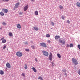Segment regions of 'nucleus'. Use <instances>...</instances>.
I'll use <instances>...</instances> for the list:
<instances>
[{
	"mask_svg": "<svg viewBox=\"0 0 80 80\" xmlns=\"http://www.w3.org/2000/svg\"><path fill=\"white\" fill-rule=\"evenodd\" d=\"M72 61L74 65H78V62L77 60L74 59V58H72Z\"/></svg>",
	"mask_w": 80,
	"mask_h": 80,
	"instance_id": "obj_1",
	"label": "nucleus"
},
{
	"mask_svg": "<svg viewBox=\"0 0 80 80\" xmlns=\"http://www.w3.org/2000/svg\"><path fill=\"white\" fill-rule=\"evenodd\" d=\"M16 55L17 56H18V57H22L23 54L21 52L18 51L16 53Z\"/></svg>",
	"mask_w": 80,
	"mask_h": 80,
	"instance_id": "obj_2",
	"label": "nucleus"
},
{
	"mask_svg": "<svg viewBox=\"0 0 80 80\" xmlns=\"http://www.w3.org/2000/svg\"><path fill=\"white\" fill-rule=\"evenodd\" d=\"M40 46H42V47H47V44L43 42L40 43Z\"/></svg>",
	"mask_w": 80,
	"mask_h": 80,
	"instance_id": "obj_3",
	"label": "nucleus"
},
{
	"mask_svg": "<svg viewBox=\"0 0 80 80\" xmlns=\"http://www.w3.org/2000/svg\"><path fill=\"white\" fill-rule=\"evenodd\" d=\"M42 52L43 53V54L45 56H46V57H48V52H47V51H42Z\"/></svg>",
	"mask_w": 80,
	"mask_h": 80,
	"instance_id": "obj_4",
	"label": "nucleus"
},
{
	"mask_svg": "<svg viewBox=\"0 0 80 80\" xmlns=\"http://www.w3.org/2000/svg\"><path fill=\"white\" fill-rule=\"evenodd\" d=\"M28 5H27V6L24 7L23 8V10L24 12H26L27 10L28 9Z\"/></svg>",
	"mask_w": 80,
	"mask_h": 80,
	"instance_id": "obj_5",
	"label": "nucleus"
},
{
	"mask_svg": "<svg viewBox=\"0 0 80 80\" xmlns=\"http://www.w3.org/2000/svg\"><path fill=\"white\" fill-rule=\"evenodd\" d=\"M1 40H2V43H6V42H7V40L4 39V37L2 38L1 39Z\"/></svg>",
	"mask_w": 80,
	"mask_h": 80,
	"instance_id": "obj_6",
	"label": "nucleus"
},
{
	"mask_svg": "<svg viewBox=\"0 0 80 80\" xmlns=\"http://www.w3.org/2000/svg\"><path fill=\"white\" fill-rule=\"evenodd\" d=\"M6 67L8 68H11V66L10 64L8 62H7L6 63Z\"/></svg>",
	"mask_w": 80,
	"mask_h": 80,
	"instance_id": "obj_7",
	"label": "nucleus"
},
{
	"mask_svg": "<svg viewBox=\"0 0 80 80\" xmlns=\"http://www.w3.org/2000/svg\"><path fill=\"white\" fill-rule=\"evenodd\" d=\"M59 41L61 43H62V44H65V41H63L61 39H59Z\"/></svg>",
	"mask_w": 80,
	"mask_h": 80,
	"instance_id": "obj_8",
	"label": "nucleus"
},
{
	"mask_svg": "<svg viewBox=\"0 0 80 80\" xmlns=\"http://www.w3.org/2000/svg\"><path fill=\"white\" fill-rule=\"evenodd\" d=\"M49 58L50 60H52V54L50 53L49 56Z\"/></svg>",
	"mask_w": 80,
	"mask_h": 80,
	"instance_id": "obj_9",
	"label": "nucleus"
},
{
	"mask_svg": "<svg viewBox=\"0 0 80 80\" xmlns=\"http://www.w3.org/2000/svg\"><path fill=\"white\" fill-rule=\"evenodd\" d=\"M2 12H3L4 13H7L8 12V9H2Z\"/></svg>",
	"mask_w": 80,
	"mask_h": 80,
	"instance_id": "obj_10",
	"label": "nucleus"
},
{
	"mask_svg": "<svg viewBox=\"0 0 80 80\" xmlns=\"http://www.w3.org/2000/svg\"><path fill=\"white\" fill-rule=\"evenodd\" d=\"M20 5V3L19 2L16 4L15 6V8H17L18 7V5Z\"/></svg>",
	"mask_w": 80,
	"mask_h": 80,
	"instance_id": "obj_11",
	"label": "nucleus"
},
{
	"mask_svg": "<svg viewBox=\"0 0 80 80\" xmlns=\"http://www.w3.org/2000/svg\"><path fill=\"white\" fill-rule=\"evenodd\" d=\"M17 27L18 28H19L20 29L21 28V26L20 24H17Z\"/></svg>",
	"mask_w": 80,
	"mask_h": 80,
	"instance_id": "obj_12",
	"label": "nucleus"
},
{
	"mask_svg": "<svg viewBox=\"0 0 80 80\" xmlns=\"http://www.w3.org/2000/svg\"><path fill=\"white\" fill-rule=\"evenodd\" d=\"M60 38V36H56L55 37V39H56V40L58 38Z\"/></svg>",
	"mask_w": 80,
	"mask_h": 80,
	"instance_id": "obj_13",
	"label": "nucleus"
},
{
	"mask_svg": "<svg viewBox=\"0 0 80 80\" xmlns=\"http://www.w3.org/2000/svg\"><path fill=\"white\" fill-rule=\"evenodd\" d=\"M0 74H1V75L4 74V72L2 70H0Z\"/></svg>",
	"mask_w": 80,
	"mask_h": 80,
	"instance_id": "obj_14",
	"label": "nucleus"
},
{
	"mask_svg": "<svg viewBox=\"0 0 80 80\" xmlns=\"http://www.w3.org/2000/svg\"><path fill=\"white\" fill-rule=\"evenodd\" d=\"M35 15H38V12L37 11H36L35 12Z\"/></svg>",
	"mask_w": 80,
	"mask_h": 80,
	"instance_id": "obj_15",
	"label": "nucleus"
},
{
	"mask_svg": "<svg viewBox=\"0 0 80 80\" xmlns=\"http://www.w3.org/2000/svg\"><path fill=\"white\" fill-rule=\"evenodd\" d=\"M32 69L34 72H35V73H36V72H37V69H36L35 68L33 67L32 68Z\"/></svg>",
	"mask_w": 80,
	"mask_h": 80,
	"instance_id": "obj_16",
	"label": "nucleus"
},
{
	"mask_svg": "<svg viewBox=\"0 0 80 80\" xmlns=\"http://www.w3.org/2000/svg\"><path fill=\"white\" fill-rule=\"evenodd\" d=\"M57 55L59 58H61V55H60L59 53H58Z\"/></svg>",
	"mask_w": 80,
	"mask_h": 80,
	"instance_id": "obj_17",
	"label": "nucleus"
},
{
	"mask_svg": "<svg viewBox=\"0 0 80 80\" xmlns=\"http://www.w3.org/2000/svg\"><path fill=\"white\" fill-rule=\"evenodd\" d=\"M8 35L10 37H12L13 36V34H12V33L11 32H10L9 33Z\"/></svg>",
	"mask_w": 80,
	"mask_h": 80,
	"instance_id": "obj_18",
	"label": "nucleus"
},
{
	"mask_svg": "<svg viewBox=\"0 0 80 80\" xmlns=\"http://www.w3.org/2000/svg\"><path fill=\"white\" fill-rule=\"evenodd\" d=\"M69 47H70V48H72V47H73V44L72 43H71L69 45Z\"/></svg>",
	"mask_w": 80,
	"mask_h": 80,
	"instance_id": "obj_19",
	"label": "nucleus"
},
{
	"mask_svg": "<svg viewBox=\"0 0 80 80\" xmlns=\"http://www.w3.org/2000/svg\"><path fill=\"white\" fill-rule=\"evenodd\" d=\"M76 5L78 7H80V2H77Z\"/></svg>",
	"mask_w": 80,
	"mask_h": 80,
	"instance_id": "obj_20",
	"label": "nucleus"
},
{
	"mask_svg": "<svg viewBox=\"0 0 80 80\" xmlns=\"http://www.w3.org/2000/svg\"><path fill=\"white\" fill-rule=\"evenodd\" d=\"M46 37L47 38H48L50 37V34H47L46 35Z\"/></svg>",
	"mask_w": 80,
	"mask_h": 80,
	"instance_id": "obj_21",
	"label": "nucleus"
},
{
	"mask_svg": "<svg viewBox=\"0 0 80 80\" xmlns=\"http://www.w3.org/2000/svg\"><path fill=\"white\" fill-rule=\"evenodd\" d=\"M34 30H36V31H37V30H38V28H37V27H34Z\"/></svg>",
	"mask_w": 80,
	"mask_h": 80,
	"instance_id": "obj_22",
	"label": "nucleus"
},
{
	"mask_svg": "<svg viewBox=\"0 0 80 80\" xmlns=\"http://www.w3.org/2000/svg\"><path fill=\"white\" fill-rule=\"evenodd\" d=\"M0 14L2 16H3L4 15V13L2 12H1L0 13Z\"/></svg>",
	"mask_w": 80,
	"mask_h": 80,
	"instance_id": "obj_23",
	"label": "nucleus"
},
{
	"mask_svg": "<svg viewBox=\"0 0 80 80\" xmlns=\"http://www.w3.org/2000/svg\"><path fill=\"white\" fill-rule=\"evenodd\" d=\"M24 66H25L24 68H25V69H27V68H28L27 67V65L25 64L24 65Z\"/></svg>",
	"mask_w": 80,
	"mask_h": 80,
	"instance_id": "obj_24",
	"label": "nucleus"
},
{
	"mask_svg": "<svg viewBox=\"0 0 80 80\" xmlns=\"http://www.w3.org/2000/svg\"><path fill=\"white\" fill-rule=\"evenodd\" d=\"M38 79L43 80V78H42V77H41V76H39L38 77Z\"/></svg>",
	"mask_w": 80,
	"mask_h": 80,
	"instance_id": "obj_25",
	"label": "nucleus"
},
{
	"mask_svg": "<svg viewBox=\"0 0 80 80\" xmlns=\"http://www.w3.org/2000/svg\"><path fill=\"white\" fill-rule=\"evenodd\" d=\"M31 47L32 49H35V46H32Z\"/></svg>",
	"mask_w": 80,
	"mask_h": 80,
	"instance_id": "obj_26",
	"label": "nucleus"
},
{
	"mask_svg": "<svg viewBox=\"0 0 80 80\" xmlns=\"http://www.w3.org/2000/svg\"><path fill=\"white\" fill-rule=\"evenodd\" d=\"M59 8L60 9H62L63 8V6L62 5L59 6Z\"/></svg>",
	"mask_w": 80,
	"mask_h": 80,
	"instance_id": "obj_27",
	"label": "nucleus"
},
{
	"mask_svg": "<svg viewBox=\"0 0 80 80\" xmlns=\"http://www.w3.org/2000/svg\"><path fill=\"white\" fill-rule=\"evenodd\" d=\"M51 25H52V26H54V25H55V23L53 22H51Z\"/></svg>",
	"mask_w": 80,
	"mask_h": 80,
	"instance_id": "obj_28",
	"label": "nucleus"
},
{
	"mask_svg": "<svg viewBox=\"0 0 80 80\" xmlns=\"http://www.w3.org/2000/svg\"><path fill=\"white\" fill-rule=\"evenodd\" d=\"M2 25H4V26H5V25H7V24L5 22H3L2 23Z\"/></svg>",
	"mask_w": 80,
	"mask_h": 80,
	"instance_id": "obj_29",
	"label": "nucleus"
},
{
	"mask_svg": "<svg viewBox=\"0 0 80 80\" xmlns=\"http://www.w3.org/2000/svg\"><path fill=\"white\" fill-rule=\"evenodd\" d=\"M62 71L63 72H67V70L65 69H63L62 70Z\"/></svg>",
	"mask_w": 80,
	"mask_h": 80,
	"instance_id": "obj_30",
	"label": "nucleus"
},
{
	"mask_svg": "<svg viewBox=\"0 0 80 80\" xmlns=\"http://www.w3.org/2000/svg\"><path fill=\"white\" fill-rule=\"evenodd\" d=\"M22 76H23V77H25V74H24V73H22V74H21Z\"/></svg>",
	"mask_w": 80,
	"mask_h": 80,
	"instance_id": "obj_31",
	"label": "nucleus"
},
{
	"mask_svg": "<svg viewBox=\"0 0 80 80\" xmlns=\"http://www.w3.org/2000/svg\"><path fill=\"white\" fill-rule=\"evenodd\" d=\"M61 18H62V20H64V18H65V16H62Z\"/></svg>",
	"mask_w": 80,
	"mask_h": 80,
	"instance_id": "obj_32",
	"label": "nucleus"
},
{
	"mask_svg": "<svg viewBox=\"0 0 80 80\" xmlns=\"http://www.w3.org/2000/svg\"><path fill=\"white\" fill-rule=\"evenodd\" d=\"M67 22L68 23H70V21H69V20H68L67 21Z\"/></svg>",
	"mask_w": 80,
	"mask_h": 80,
	"instance_id": "obj_33",
	"label": "nucleus"
},
{
	"mask_svg": "<svg viewBox=\"0 0 80 80\" xmlns=\"http://www.w3.org/2000/svg\"><path fill=\"white\" fill-rule=\"evenodd\" d=\"M51 42V41H50V40H49L48 41V43H50Z\"/></svg>",
	"mask_w": 80,
	"mask_h": 80,
	"instance_id": "obj_34",
	"label": "nucleus"
},
{
	"mask_svg": "<svg viewBox=\"0 0 80 80\" xmlns=\"http://www.w3.org/2000/svg\"><path fill=\"white\" fill-rule=\"evenodd\" d=\"M52 66H55V64H54V62H52Z\"/></svg>",
	"mask_w": 80,
	"mask_h": 80,
	"instance_id": "obj_35",
	"label": "nucleus"
},
{
	"mask_svg": "<svg viewBox=\"0 0 80 80\" xmlns=\"http://www.w3.org/2000/svg\"><path fill=\"white\" fill-rule=\"evenodd\" d=\"M5 1V2H8V1H9L10 0H2V1Z\"/></svg>",
	"mask_w": 80,
	"mask_h": 80,
	"instance_id": "obj_36",
	"label": "nucleus"
},
{
	"mask_svg": "<svg viewBox=\"0 0 80 80\" xmlns=\"http://www.w3.org/2000/svg\"><path fill=\"white\" fill-rule=\"evenodd\" d=\"M19 14H20V15H22V14H23V12H19Z\"/></svg>",
	"mask_w": 80,
	"mask_h": 80,
	"instance_id": "obj_37",
	"label": "nucleus"
},
{
	"mask_svg": "<svg viewBox=\"0 0 80 80\" xmlns=\"http://www.w3.org/2000/svg\"><path fill=\"white\" fill-rule=\"evenodd\" d=\"M5 48H6V46L5 45L4 46V47H3V49H5Z\"/></svg>",
	"mask_w": 80,
	"mask_h": 80,
	"instance_id": "obj_38",
	"label": "nucleus"
},
{
	"mask_svg": "<svg viewBox=\"0 0 80 80\" xmlns=\"http://www.w3.org/2000/svg\"><path fill=\"white\" fill-rule=\"evenodd\" d=\"M78 74L80 75V70L78 71Z\"/></svg>",
	"mask_w": 80,
	"mask_h": 80,
	"instance_id": "obj_39",
	"label": "nucleus"
},
{
	"mask_svg": "<svg viewBox=\"0 0 80 80\" xmlns=\"http://www.w3.org/2000/svg\"><path fill=\"white\" fill-rule=\"evenodd\" d=\"M66 47H70V45H68V44H67Z\"/></svg>",
	"mask_w": 80,
	"mask_h": 80,
	"instance_id": "obj_40",
	"label": "nucleus"
},
{
	"mask_svg": "<svg viewBox=\"0 0 80 80\" xmlns=\"http://www.w3.org/2000/svg\"><path fill=\"white\" fill-rule=\"evenodd\" d=\"M35 60L36 62H38V60H37V59L36 58H35Z\"/></svg>",
	"mask_w": 80,
	"mask_h": 80,
	"instance_id": "obj_41",
	"label": "nucleus"
},
{
	"mask_svg": "<svg viewBox=\"0 0 80 80\" xmlns=\"http://www.w3.org/2000/svg\"><path fill=\"white\" fill-rule=\"evenodd\" d=\"M26 51H27V52H29V49H26Z\"/></svg>",
	"mask_w": 80,
	"mask_h": 80,
	"instance_id": "obj_42",
	"label": "nucleus"
},
{
	"mask_svg": "<svg viewBox=\"0 0 80 80\" xmlns=\"http://www.w3.org/2000/svg\"><path fill=\"white\" fill-rule=\"evenodd\" d=\"M25 44H26V45H28V42H26L25 43Z\"/></svg>",
	"mask_w": 80,
	"mask_h": 80,
	"instance_id": "obj_43",
	"label": "nucleus"
},
{
	"mask_svg": "<svg viewBox=\"0 0 80 80\" xmlns=\"http://www.w3.org/2000/svg\"><path fill=\"white\" fill-rule=\"evenodd\" d=\"M31 1L32 2H34V0H31Z\"/></svg>",
	"mask_w": 80,
	"mask_h": 80,
	"instance_id": "obj_44",
	"label": "nucleus"
},
{
	"mask_svg": "<svg viewBox=\"0 0 80 80\" xmlns=\"http://www.w3.org/2000/svg\"><path fill=\"white\" fill-rule=\"evenodd\" d=\"M0 29H1V30H2V27H1V28H0Z\"/></svg>",
	"mask_w": 80,
	"mask_h": 80,
	"instance_id": "obj_45",
	"label": "nucleus"
},
{
	"mask_svg": "<svg viewBox=\"0 0 80 80\" xmlns=\"http://www.w3.org/2000/svg\"><path fill=\"white\" fill-rule=\"evenodd\" d=\"M79 0V1H80V0Z\"/></svg>",
	"mask_w": 80,
	"mask_h": 80,
	"instance_id": "obj_46",
	"label": "nucleus"
}]
</instances>
